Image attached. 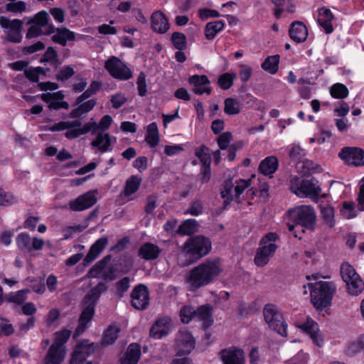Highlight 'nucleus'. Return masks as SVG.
Here are the masks:
<instances>
[{
	"instance_id": "nucleus-21",
	"label": "nucleus",
	"mask_w": 364,
	"mask_h": 364,
	"mask_svg": "<svg viewBox=\"0 0 364 364\" xmlns=\"http://www.w3.org/2000/svg\"><path fill=\"white\" fill-rule=\"evenodd\" d=\"M151 27L156 33H166L170 28L168 17L161 11L153 12L151 16Z\"/></svg>"
},
{
	"instance_id": "nucleus-61",
	"label": "nucleus",
	"mask_w": 364,
	"mask_h": 364,
	"mask_svg": "<svg viewBox=\"0 0 364 364\" xmlns=\"http://www.w3.org/2000/svg\"><path fill=\"white\" fill-rule=\"evenodd\" d=\"M196 310L191 306H184L180 311L181 320L183 323H188L193 316H196Z\"/></svg>"
},
{
	"instance_id": "nucleus-49",
	"label": "nucleus",
	"mask_w": 364,
	"mask_h": 364,
	"mask_svg": "<svg viewBox=\"0 0 364 364\" xmlns=\"http://www.w3.org/2000/svg\"><path fill=\"white\" fill-rule=\"evenodd\" d=\"M131 279L129 277H124L114 284L115 294L119 298H122L130 288Z\"/></svg>"
},
{
	"instance_id": "nucleus-59",
	"label": "nucleus",
	"mask_w": 364,
	"mask_h": 364,
	"mask_svg": "<svg viewBox=\"0 0 364 364\" xmlns=\"http://www.w3.org/2000/svg\"><path fill=\"white\" fill-rule=\"evenodd\" d=\"M17 202L15 196L11 192H6L0 187V205L10 206Z\"/></svg>"
},
{
	"instance_id": "nucleus-58",
	"label": "nucleus",
	"mask_w": 364,
	"mask_h": 364,
	"mask_svg": "<svg viewBox=\"0 0 364 364\" xmlns=\"http://www.w3.org/2000/svg\"><path fill=\"white\" fill-rule=\"evenodd\" d=\"M305 155V149L299 145L293 146L289 151V156L292 161L301 162Z\"/></svg>"
},
{
	"instance_id": "nucleus-45",
	"label": "nucleus",
	"mask_w": 364,
	"mask_h": 364,
	"mask_svg": "<svg viewBox=\"0 0 364 364\" xmlns=\"http://www.w3.org/2000/svg\"><path fill=\"white\" fill-rule=\"evenodd\" d=\"M241 112V105L238 100L228 97L224 101V112L228 115H235Z\"/></svg>"
},
{
	"instance_id": "nucleus-11",
	"label": "nucleus",
	"mask_w": 364,
	"mask_h": 364,
	"mask_svg": "<svg viewBox=\"0 0 364 364\" xmlns=\"http://www.w3.org/2000/svg\"><path fill=\"white\" fill-rule=\"evenodd\" d=\"M0 26L4 29H9L6 32V38L8 41L14 43H18L21 41V30L23 27V21L21 20H10L6 17L1 16Z\"/></svg>"
},
{
	"instance_id": "nucleus-64",
	"label": "nucleus",
	"mask_w": 364,
	"mask_h": 364,
	"mask_svg": "<svg viewBox=\"0 0 364 364\" xmlns=\"http://www.w3.org/2000/svg\"><path fill=\"white\" fill-rule=\"evenodd\" d=\"M138 95L140 97H144L147 94V85L146 75L144 72H140L136 80Z\"/></svg>"
},
{
	"instance_id": "nucleus-50",
	"label": "nucleus",
	"mask_w": 364,
	"mask_h": 364,
	"mask_svg": "<svg viewBox=\"0 0 364 364\" xmlns=\"http://www.w3.org/2000/svg\"><path fill=\"white\" fill-rule=\"evenodd\" d=\"M82 344H77L75 347L70 359V364H77L81 363L89 362L87 360L88 356L86 355L81 349L82 348Z\"/></svg>"
},
{
	"instance_id": "nucleus-14",
	"label": "nucleus",
	"mask_w": 364,
	"mask_h": 364,
	"mask_svg": "<svg viewBox=\"0 0 364 364\" xmlns=\"http://www.w3.org/2000/svg\"><path fill=\"white\" fill-rule=\"evenodd\" d=\"M97 190L89 191L80 195L74 200H71L69 203V208L72 211H82L93 206L97 202Z\"/></svg>"
},
{
	"instance_id": "nucleus-10",
	"label": "nucleus",
	"mask_w": 364,
	"mask_h": 364,
	"mask_svg": "<svg viewBox=\"0 0 364 364\" xmlns=\"http://www.w3.org/2000/svg\"><path fill=\"white\" fill-rule=\"evenodd\" d=\"M16 244L18 249L24 253H31L33 251L43 250L45 242L42 238L34 237L26 232L19 233L16 237Z\"/></svg>"
},
{
	"instance_id": "nucleus-17",
	"label": "nucleus",
	"mask_w": 364,
	"mask_h": 364,
	"mask_svg": "<svg viewBox=\"0 0 364 364\" xmlns=\"http://www.w3.org/2000/svg\"><path fill=\"white\" fill-rule=\"evenodd\" d=\"M219 355L223 364H245L244 351L241 348H224L220 351Z\"/></svg>"
},
{
	"instance_id": "nucleus-23",
	"label": "nucleus",
	"mask_w": 364,
	"mask_h": 364,
	"mask_svg": "<svg viewBox=\"0 0 364 364\" xmlns=\"http://www.w3.org/2000/svg\"><path fill=\"white\" fill-rule=\"evenodd\" d=\"M301 329L309 335L313 343L318 347L321 348L323 346V339L319 333L318 325L314 320H307L306 322L302 323L300 326Z\"/></svg>"
},
{
	"instance_id": "nucleus-31",
	"label": "nucleus",
	"mask_w": 364,
	"mask_h": 364,
	"mask_svg": "<svg viewBox=\"0 0 364 364\" xmlns=\"http://www.w3.org/2000/svg\"><path fill=\"white\" fill-rule=\"evenodd\" d=\"M161 252L159 246L151 242L143 244L139 250V255L146 260L156 259Z\"/></svg>"
},
{
	"instance_id": "nucleus-26",
	"label": "nucleus",
	"mask_w": 364,
	"mask_h": 364,
	"mask_svg": "<svg viewBox=\"0 0 364 364\" xmlns=\"http://www.w3.org/2000/svg\"><path fill=\"white\" fill-rule=\"evenodd\" d=\"M51 41L64 47L68 41H75V33L67 27H58L57 32L52 36Z\"/></svg>"
},
{
	"instance_id": "nucleus-24",
	"label": "nucleus",
	"mask_w": 364,
	"mask_h": 364,
	"mask_svg": "<svg viewBox=\"0 0 364 364\" xmlns=\"http://www.w3.org/2000/svg\"><path fill=\"white\" fill-rule=\"evenodd\" d=\"M278 167V159L275 156H269L261 161L258 170L261 174L272 177V175L277 171Z\"/></svg>"
},
{
	"instance_id": "nucleus-55",
	"label": "nucleus",
	"mask_w": 364,
	"mask_h": 364,
	"mask_svg": "<svg viewBox=\"0 0 364 364\" xmlns=\"http://www.w3.org/2000/svg\"><path fill=\"white\" fill-rule=\"evenodd\" d=\"M26 281L33 283L31 288L35 293L43 294L46 291V285L43 279H38L33 277H28Z\"/></svg>"
},
{
	"instance_id": "nucleus-60",
	"label": "nucleus",
	"mask_w": 364,
	"mask_h": 364,
	"mask_svg": "<svg viewBox=\"0 0 364 364\" xmlns=\"http://www.w3.org/2000/svg\"><path fill=\"white\" fill-rule=\"evenodd\" d=\"M77 344H82V348L81 351L86 354L87 356H90L95 351L100 347L99 343L90 342L87 339H83Z\"/></svg>"
},
{
	"instance_id": "nucleus-7",
	"label": "nucleus",
	"mask_w": 364,
	"mask_h": 364,
	"mask_svg": "<svg viewBox=\"0 0 364 364\" xmlns=\"http://www.w3.org/2000/svg\"><path fill=\"white\" fill-rule=\"evenodd\" d=\"M262 313L264 321L270 330L277 332L282 336H287V323L282 311L276 304L272 303L265 304Z\"/></svg>"
},
{
	"instance_id": "nucleus-6",
	"label": "nucleus",
	"mask_w": 364,
	"mask_h": 364,
	"mask_svg": "<svg viewBox=\"0 0 364 364\" xmlns=\"http://www.w3.org/2000/svg\"><path fill=\"white\" fill-rule=\"evenodd\" d=\"M108 287L103 282H100L92 287L84 296L82 304V311L79 319L81 321L89 323L94 317L95 307L102 293L107 291Z\"/></svg>"
},
{
	"instance_id": "nucleus-2",
	"label": "nucleus",
	"mask_w": 364,
	"mask_h": 364,
	"mask_svg": "<svg viewBox=\"0 0 364 364\" xmlns=\"http://www.w3.org/2000/svg\"><path fill=\"white\" fill-rule=\"evenodd\" d=\"M289 217L292 225H288V229L292 232L295 226L302 228V232L314 231L316 224V215L310 205H300L289 210Z\"/></svg>"
},
{
	"instance_id": "nucleus-18",
	"label": "nucleus",
	"mask_w": 364,
	"mask_h": 364,
	"mask_svg": "<svg viewBox=\"0 0 364 364\" xmlns=\"http://www.w3.org/2000/svg\"><path fill=\"white\" fill-rule=\"evenodd\" d=\"M188 82L193 85V92L198 95L203 94L210 95L212 88L208 85L210 84L208 77L205 75H193L189 77Z\"/></svg>"
},
{
	"instance_id": "nucleus-22",
	"label": "nucleus",
	"mask_w": 364,
	"mask_h": 364,
	"mask_svg": "<svg viewBox=\"0 0 364 364\" xmlns=\"http://www.w3.org/2000/svg\"><path fill=\"white\" fill-rule=\"evenodd\" d=\"M309 35L306 26L300 21H293L289 29V38L296 43H301L306 41Z\"/></svg>"
},
{
	"instance_id": "nucleus-42",
	"label": "nucleus",
	"mask_w": 364,
	"mask_h": 364,
	"mask_svg": "<svg viewBox=\"0 0 364 364\" xmlns=\"http://www.w3.org/2000/svg\"><path fill=\"white\" fill-rule=\"evenodd\" d=\"M171 42L173 47L176 50H184L187 48V38L183 33L178 31L173 32L171 36Z\"/></svg>"
},
{
	"instance_id": "nucleus-47",
	"label": "nucleus",
	"mask_w": 364,
	"mask_h": 364,
	"mask_svg": "<svg viewBox=\"0 0 364 364\" xmlns=\"http://www.w3.org/2000/svg\"><path fill=\"white\" fill-rule=\"evenodd\" d=\"M330 93L334 99H344L348 97L349 91L345 85L338 82L331 86Z\"/></svg>"
},
{
	"instance_id": "nucleus-38",
	"label": "nucleus",
	"mask_w": 364,
	"mask_h": 364,
	"mask_svg": "<svg viewBox=\"0 0 364 364\" xmlns=\"http://www.w3.org/2000/svg\"><path fill=\"white\" fill-rule=\"evenodd\" d=\"M50 71V68L30 67L24 70V75L31 82H38L41 75L46 76L47 73Z\"/></svg>"
},
{
	"instance_id": "nucleus-20",
	"label": "nucleus",
	"mask_w": 364,
	"mask_h": 364,
	"mask_svg": "<svg viewBox=\"0 0 364 364\" xmlns=\"http://www.w3.org/2000/svg\"><path fill=\"white\" fill-rule=\"evenodd\" d=\"M298 191L306 197L313 199H318L321 188L319 186L318 181L312 177L310 179H304L298 188Z\"/></svg>"
},
{
	"instance_id": "nucleus-35",
	"label": "nucleus",
	"mask_w": 364,
	"mask_h": 364,
	"mask_svg": "<svg viewBox=\"0 0 364 364\" xmlns=\"http://www.w3.org/2000/svg\"><path fill=\"white\" fill-rule=\"evenodd\" d=\"M96 100L92 99L89 100L85 102H81L79 106L76 108H74L71 110L69 114L70 118H80V117L83 114H85L93 109L95 106L96 105Z\"/></svg>"
},
{
	"instance_id": "nucleus-62",
	"label": "nucleus",
	"mask_w": 364,
	"mask_h": 364,
	"mask_svg": "<svg viewBox=\"0 0 364 364\" xmlns=\"http://www.w3.org/2000/svg\"><path fill=\"white\" fill-rule=\"evenodd\" d=\"M55 335L56 336L53 343H57V346L63 347L71 336V331L63 328L56 332Z\"/></svg>"
},
{
	"instance_id": "nucleus-1",
	"label": "nucleus",
	"mask_w": 364,
	"mask_h": 364,
	"mask_svg": "<svg viewBox=\"0 0 364 364\" xmlns=\"http://www.w3.org/2000/svg\"><path fill=\"white\" fill-rule=\"evenodd\" d=\"M222 269L218 259H208L193 267L187 277L191 291H196L214 282Z\"/></svg>"
},
{
	"instance_id": "nucleus-3",
	"label": "nucleus",
	"mask_w": 364,
	"mask_h": 364,
	"mask_svg": "<svg viewBox=\"0 0 364 364\" xmlns=\"http://www.w3.org/2000/svg\"><path fill=\"white\" fill-rule=\"evenodd\" d=\"M311 301L314 307L317 310L331 306L333 296L335 293V286L332 282L320 281L309 284Z\"/></svg>"
},
{
	"instance_id": "nucleus-30",
	"label": "nucleus",
	"mask_w": 364,
	"mask_h": 364,
	"mask_svg": "<svg viewBox=\"0 0 364 364\" xmlns=\"http://www.w3.org/2000/svg\"><path fill=\"white\" fill-rule=\"evenodd\" d=\"M141 346L136 343H131L121 360V364H137L141 357Z\"/></svg>"
},
{
	"instance_id": "nucleus-63",
	"label": "nucleus",
	"mask_w": 364,
	"mask_h": 364,
	"mask_svg": "<svg viewBox=\"0 0 364 364\" xmlns=\"http://www.w3.org/2000/svg\"><path fill=\"white\" fill-rule=\"evenodd\" d=\"M346 285L348 286V289L350 294L358 295L363 290V284L362 280L358 277L351 279Z\"/></svg>"
},
{
	"instance_id": "nucleus-19",
	"label": "nucleus",
	"mask_w": 364,
	"mask_h": 364,
	"mask_svg": "<svg viewBox=\"0 0 364 364\" xmlns=\"http://www.w3.org/2000/svg\"><path fill=\"white\" fill-rule=\"evenodd\" d=\"M109 242L107 237H102L97 240L90 247L87 254L82 260V265L87 267L95 261L105 249Z\"/></svg>"
},
{
	"instance_id": "nucleus-52",
	"label": "nucleus",
	"mask_w": 364,
	"mask_h": 364,
	"mask_svg": "<svg viewBox=\"0 0 364 364\" xmlns=\"http://www.w3.org/2000/svg\"><path fill=\"white\" fill-rule=\"evenodd\" d=\"M178 340L187 348L188 353H190L195 348V339L188 331H181Z\"/></svg>"
},
{
	"instance_id": "nucleus-57",
	"label": "nucleus",
	"mask_w": 364,
	"mask_h": 364,
	"mask_svg": "<svg viewBox=\"0 0 364 364\" xmlns=\"http://www.w3.org/2000/svg\"><path fill=\"white\" fill-rule=\"evenodd\" d=\"M203 213V205L200 200H195L192 201L186 210L185 214H189L193 216H198Z\"/></svg>"
},
{
	"instance_id": "nucleus-40",
	"label": "nucleus",
	"mask_w": 364,
	"mask_h": 364,
	"mask_svg": "<svg viewBox=\"0 0 364 364\" xmlns=\"http://www.w3.org/2000/svg\"><path fill=\"white\" fill-rule=\"evenodd\" d=\"M340 274L343 281L348 284L349 281L358 278L359 275L356 273L354 267L348 262H343L340 268Z\"/></svg>"
},
{
	"instance_id": "nucleus-46",
	"label": "nucleus",
	"mask_w": 364,
	"mask_h": 364,
	"mask_svg": "<svg viewBox=\"0 0 364 364\" xmlns=\"http://www.w3.org/2000/svg\"><path fill=\"white\" fill-rule=\"evenodd\" d=\"M321 215L323 221V223L326 225L329 228H332L335 226V211L333 207L330 205H326L321 208Z\"/></svg>"
},
{
	"instance_id": "nucleus-43",
	"label": "nucleus",
	"mask_w": 364,
	"mask_h": 364,
	"mask_svg": "<svg viewBox=\"0 0 364 364\" xmlns=\"http://www.w3.org/2000/svg\"><path fill=\"white\" fill-rule=\"evenodd\" d=\"M195 155L198 158L200 166L211 164L212 159L210 149L205 144H202L196 149Z\"/></svg>"
},
{
	"instance_id": "nucleus-15",
	"label": "nucleus",
	"mask_w": 364,
	"mask_h": 364,
	"mask_svg": "<svg viewBox=\"0 0 364 364\" xmlns=\"http://www.w3.org/2000/svg\"><path fill=\"white\" fill-rule=\"evenodd\" d=\"M171 318L168 316L158 318L149 330L150 337L154 339H161L166 336L171 329Z\"/></svg>"
},
{
	"instance_id": "nucleus-51",
	"label": "nucleus",
	"mask_w": 364,
	"mask_h": 364,
	"mask_svg": "<svg viewBox=\"0 0 364 364\" xmlns=\"http://www.w3.org/2000/svg\"><path fill=\"white\" fill-rule=\"evenodd\" d=\"M235 73H225L220 75L218 78V85L223 90L230 89L233 85V80L235 77Z\"/></svg>"
},
{
	"instance_id": "nucleus-27",
	"label": "nucleus",
	"mask_w": 364,
	"mask_h": 364,
	"mask_svg": "<svg viewBox=\"0 0 364 364\" xmlns=\"http://www.w3.org/2000/svg\"><path fill=\"white\" fill-rule=\"evenodd\" d=\"M196 311V316L202 321V326L205 330L213 325V306L210 304L202 305Z\"/></svg>"
},
{
	"instance_id": "nucleus-29",
	"label": "nucleus",
	"mask_w": 364,
	"mask_h": 364,
	"mask_svg": "<svg viewBox=\"0 0 364 364\" xmlns=\"http://www.w3.org/2000/svg\"><path fill=\"white\" fill-rule=\"evenodd\" d=\"M65 353L63 347L57 346V343H53L46 357L47 364H61L64 360Z\"/></svg>"
},
{
	"instance_id": "nucleus-13",
	"label": "nucleus",
	"mask_w": 364,
	"mask_h": 364,
	"mask_svg": "<svg viewBox=\"0 0 364 364\" xmlns=\"http://www.w3.org/2000/svg\"><path fill=\"white\" fill-rule=\"evenodd\" d=\"M131 304L137 310H144L149 305V290L144 284L136 285L132 291Z\"/></svg>"
},
{
	"instance_id": "nucleus-28",
	"label": "nucleus",
	"mask_w": 364,
	"mask_h": 364,
	"mask_svg": "<svg viewBox=\"0 0 364 364\" xmlns=\"http://www.w3.org/2000/svg\"><path fill=\"white\" fill-rule=\"evenodd\" d=\"M39 61L45 65H50L54 71L57 70L62 64V60L59 58L58 52L52 46L48 47Z\"/></svg>"
},
{
	"instance_id": "nucleus-5",
	"label": "nucleus",
	"mask_w": 364,
	"mask_h": 364,
	"mask_svg": "<svg viewBox=\"0 0 364 364\" xmlns=\"http://www.w3.org/2000/svg\"><path fill=\"white\" fill-rule=\"evenodd\" d=\"M279 240V235L274 232H269L261 238L254 258L257 267H264L269 262L278 248L276 242Z\"/></svg>"
},
{
	"instance_id": "nucleus-56",
	"label": "nucleus",
	"mask_w": 364,
	"mask_h": 364,
	"mask_svg": "<svg viewBox=\"0 0 364 364\" xmlns=\"http://www.w3.org/2000/svg\"><path fill=\"white\" fill-rule=\"evenodd\" d=\"M197 177L201 184L208 183L211 179V164L200 166Z\"/></svg>"
},
{
	"instance_id": "nucleus-9",
	"label": "nucleus",
	"mask_w": 364,
	"mask_h": 364,
	"mask_svg": "<svg viewBox=\"0 0 364 364\" xmlns=\"http://www.w3.org/2000/svg\"><path fill=\"white\" fill-rule=\"evenodd\" d=\"M111 259V255L105 256L90 269L88 276L92 278H97L100 274H102L103 279L106 282H112L116 279L115 268L113 266L109 267L108 269L105 270L107 265Z\"/></svg>"
},
{
	"instance_id": "nucleus-32",
	"label": "nucleus",
	"mask_w": 364,
	"mask_h": 364,
	"mask_svg": "<svg viewBox=\"0 0 364 364\" xmlns=\"http://www.w3.org/2000/svg\"><path fill=\"white\" fill-rule=\"evenodd\" d=\"M120 329L117 326L109 325L105 331L101 341L99 342L100 346L107 348L113 345L119 337Z\"/></svg>"
},
{
	"instance_id": "nucleus-4",
	"label": "nucleus",
	"mask_w": 364,
	"mask_h": 364,
	"mask_svg": "<svg viewBox=\"0 0 364 364\" xmlns=\"http://www.w3.org/2000/svg\"><path fill=\"white\" fill-rule=\"evenodd\" d=\"M211 249L212 242L209 237L201 235L190 237L183 244V250L188 259V264L207 255Z\"/></svg>"
},
{
	"instance_id": "nucleus-25",
	"label": "nucleus",
	"mask_w": 364,
	"mask_h": 364,
	"mask_svg": "<svg viewBox=\"0 0 364 364\" xmlns=\"http://www.w3.org/2000/svg\"><path fill=\"white\" fill-rule=\"evenodd\" d=\"M333 18V14L329 9L323 7L318 10L317 21L318 25L324 30L326 34H330L333 32V27L332 25Z\"/></svg>"
},
{
	"instance_id": "nucleus-48",
	"label": "nucleus",
	"mask_w": 364,
	"mask_h": 364,
	"mask_svg": "<svg viewBox=\"0 0 364 364\" xmlns=\"http://www.w3.org/2000/svg\"><path fill=\"white\" fill-rule=\"evenodd\" d=\"M197 225L195 219H188L179 225L178 232L183 235H190L196 231Z\"/></svg>"
},
{
	"instance_id": "nucleus-36",
	"label": "nucleus",
	"mask_w": 364,
	"mask_h": 364,
	"mask_svg": "<svg viewBox=\"0 0 364 364\" xmlns=\"http://www.w3.org/2000/svg\"><path fill=\"white\" fill-rule=\"evenodd\" d=\"M142 181L141 177L137 175H132L129 177L124 185V190L122 191V194L124 196H130L131 195L135 193L139 188L141 183Z\"/></svg>"
},
{
	"instance_id": "nucleus-16",
	"label": "nucleus",
	"mask_w": 364,
	"mask_h": 364,
	"mask_svg": "<svg viewBox=\"0 0 364 364\" xmlns=\"http://www.w3.org/2000/svg\"><path fill=\"white\" fill-rule=\"evenodd\" d=\"M41 99L48 104V107L50 110H58L60 109H68L69 104L66 101H63L65 97L63 91H58L55 92L50 93H43L41 95H38Z\"/></svg>"
},
{
	"instance_id": "nucleus-41",
	"label": "nucleus",
	"mask_w": 364,
	"mask_h": 364,
	"mask_svg": "<svg viewBox=\"0 0 364 364\" xmlns=\"http://www.w3.org/2000/svg\"><path fill=\"white\" fill-rule=\"evenodd\" d=\"M102 87V83L100 81L93 80L92 81L90 87L85 90L80 96H78L75 101V105L80 104L84 102L85 100L90 97L92 95L96 94Z\"/></svg>"
},
{
	"instance_id": "nucleus-12",
	"label": "nucleus",
	"mask_w": 364,
	"mask_h": 364,
	"mask_svg": "<svg viewBox=\"0 0 364 364\" xmlns=\"http://www.w3.org/2000/svg\"><path fill=\"white\" fill-rule=\"evenodd\" d=\"M338 156L348 166H364V150L359 147H343L338 154Z\"/></svg>"
},
{
	"instance_id": "nucleus-33",
	"label": "nucleus",
	"mask_w": 364,
	"mask_h": 364,
	"mask_svg": "<svg viewBox=\"0 0 364 364\" xmlns=\"http://www.w3.org/2000/svg\"><path fill=\"white\" fill-rule=\"evenodd\" d=\"M91 146L97 148L101 153L112 150L111 139L108 133H99L95 139L92 141Z\"/></svg>"
},
{
	"instance_id": "nucleus-39",
	"label": "nucleus",
	"mask_w": 364,
	"mask_h": 364,
	"mask_svg": "<svg viewBox=\"0 0 364 364\" xmlns=\"http://www.w3.org/2000/svg\"><path fill=\"white\" fill-rule=\"evenodd\" d=\"M280 56L278 54L267 56L261 65V68L268 73L274 75L278 72Z\"/></svg>"
},
{
	"instance_id": "nucleus-8",
	"label": "nucleus",
	"mask_w": 364,
	"mask_h": 364,
	"mask_svg": "<svg viewBox=\"0 0 364 364\" xmlns=\"http://www.w3.org/2000/svg\"><path fill=\"white\" fill-rule=\"evenodd\" d=\"M105 68L114 79L126 81L133 77L132 70L116 56L109 57L105 63Z\"/></svg>"
},
{
	"instance_id": "nucleus-54",
	"label": "nucleus",
	"mask_w": 364,
	"mask_h": 364,
	"mask_svg": "<svg viewBox=\"0 0 364 364\" xmlns=\"http://www.w3.org/2000/svg\"><path fill=\"white\" fill-rule=\"evenodd\" d=\"M75 72L71 65H65L59 70L55 75V79L58 81L65 82L71 78Z\"/></svg>"
},
{
	"instance_id": "nucleus-53",
	"label": "nucleus",
	"mask_w": 364,
	"mask_h": 364,
	"mask_svg": "<svg viewBox=\"0 0 364 364\" xmlns=\"http://www.w3.org/2000/svg\"><path fill=\"white\" fill-rule=\"evenodd\" d=\"M49 20L48 13L43 10L37 13L32 19L28 21V23L35 24L42 28L48 25Z\"/></svg>"
},
{
	"instance_id": "nucleus-37",
	"label": "nucleus",
	"mask_w": 364,
	"mask_h": 364,
	"mask_svg": "<svg viewBox=\"0 0 364 364\" xmlns=\"http://www.w3.org/2000/svg\"><path fill=\"white\" fill-rule=\"evenodd\" d=\"M159 140L160 138L157 124L153 122L147 126L145 141L150 147L154 148L159 144Z\"/></svg>"
},
{
	"instance_id": "nucleus-44",
	"label": "nucleus",
	"mask_w": 364,
	"mask_h": 364,
	"mask_svg": "<svg viewBox=\"0 0 364 364\" xmlns=\"http://www.w3.org/2000/svg\"><path fill=\"white\" fill-rule=\"evenodd\" d=\"M30 291L28 289H21L16 292H11L5 296V300L9 303L18 305L22 304L26 299V294Z\"/></svg>"
},
{
	"instance_id": "nucleus-34",
	"label": "nucleus",
	"mask_w": 364,
	"mask_h": 364,
	"mask_svg": "<svg viewBox=\"0 0 364 364\" xmlns=\"http://www.w3.org/2000/svg\"><path fill=\"white\" fill-rule=\"evenodd\" d=\"M225 26L223 21H214L208 22L205 27V36L207 40H213L217 34L222 31Z\"/></svg>"
}]
</instances>
